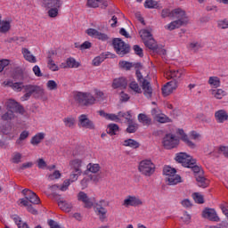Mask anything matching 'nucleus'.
<instances>
[{
  "label": "nucleus",
  "mask_w": 228,
  "mask_h": 228,
  "mask_svg": "<svg viewBox=\"0 0 228 228\" xmlns=\"http://www.w3.org/2000/svg\"><path fill=\"white\" fill-rule=\"evenodd\" d=\"M45 94V91L44 90V88H42L38 86H36V89L34 92V95L36 97H44Z\"/></svg>",
  "instance_id": "13d9d810"
},
{
  "label": "nucleus",
  "mask_w": 228,
  "mask_h": 228,
  "mask_svg": "<svg viewBox=\"0 0 228 228\" xmlns=\"http://www.w3.org/2000/svg\"><path fill=\"white\" fill-rule=\"evenodd\" d=\"M122 206H124V208H138L143 206V201L140 199V196L127 195L124 199Z\"/></svg>",
  "instance_id": "0eeeda50"
},
{
  "label": "nucleus",
  "mask_w": 228,
  "mask_h": 228,
  "mask_svg": "<svg viewBox=\"0 0 228 228\" xmlns=\"http://www.w3.org/2000/svg\"><path fill=\"white\" fill-rule=\"evenodd\" d=\"M181 222H183L186 225L191 222V216L188 212H183V216L180 217Z\"/></svg>",
  "instance_id": "864d4df0"
},
{
  "label": "nucleus",
  "mask_w": 228,
  "mask_h": 228,
  "mask_svg": "<svg viewBox=\"0 0 228 228\" xmlns=\"http://www.w3.org/2000/svg\"><path fill=\"white\" fill-rule=\"evenodd\" d=\"M177 89V81L176 80H172L170 82H167V85H165L162 87V94L165 97L167 95H170L174 92V90Z\"/></svg>",
  "instance_id": "f3484780"
},
{
  "label": "nucleus",
  "mask_w": 228,
  "mask_h": 228,
  "mask_svg": "<svg viewBox=\"0 0 228 228\" xmlns=\"http://www.w3.org/2000/svg\"><path fill=\"white\" fill-rule=\"evenodd\" d=\"M192 199L197 204H204V196L200 192H194L192 194Z\"/></svg>",
  "instance_id": "603ef678"
},
{
  "label": "nucleus",
  "mask_w": 228,
  "mask_h": 228,
  "mask_svg": "<svg viewBox=\"0 0 228 228\" xmlns=\"http://www.w3.org/2000/svg\"><path fill=\"white\" fill-rule=\"evenodd\" d=\"M137 129H138V124L132 121V123H128L126 132L127 133H136Z\"/></svg>",
  "instance_id": "6e6d98bb"
},
{
  "label": "nucleus",
  "mask_w": 228,
  "mask_h": 228,
  "mask_svg": "<svg viewBox=\"0 0 228 228\" xmlns=\"http://www.w3.org/2000/svg\"><path fill=\"white\" fill-rule=\"evenodd\" d=\"M79 175H81V173L76 172L75 170H73L69 180L71 183H76V181H77V179H79Z\"/></svg>",
  "instance_id": "0e129e2a"
},
{
  "label": "nucleus",
  "mask_w": 228,
  "mask_h": 228,
  "mask_svg": "<svg viewBox=\"0 0 228 228\" xmlns=\"http://www.w3.org/2000/svg\"><path fill=\"white\" fill-rule=\"evenodd\" d=\"M194 159H193V157L184 152L177 153L175 157V161L181 163L185 168H188L191 161H193Z\"/></svg>",
  "instance_id": "f8f14e48"
},
{
  "label": "nucleus",
  "mask_w": 228,
  "mask_h": 228,
  "mask_svg": "<svg viewBox=\"0 0 228 228\" xmlns=\"http://www.w3.org/2000/svg\"><path fill=\"white\" fill-rule=\"evenodd\" d=\"M118 117L125 118L127 124H133V116L131 115V110L127 112H118Z\"/></svg>",
  "instance_id": "37998d69"
},
{
  "label": "nucleus",
  "mask_w": 228,
  "mask_h": 228,
  "mask_svg": "<svg viewBox=\"0 0 228 228\" xmlns=\"http://www.w3.org/2000/svg\"><path fill=\"white\" fill-rule=\"evenodd\" d=\"M208 85L211 88H218L220 86V78L218 77H209Z\"/></svg>",
  "instance_id": "ea45409f"
},
{
  "label": "nucleus",
  "mask_w": 228,
  "mask_h": 228,
  "mask_svg": "<svg viewBox=\"0 0 228 228\" xmlns=\"http://www.w3.org/2000/svg\"><path fill=\"white\" fill-rule=\"evenodd\" d=\"M45 138V134L44 132H40L36 134L30 140L31 145H39L42 143V141Z\"/></svg>",
  "instance_id": "c756f323"
},
{
  "label": "nucleus",
  "mask_w": 228,
  "mask_h": 228,
  "mask_svg": "<svg viewBox=\"0 0 228 228\" xmlns=\"http://www.w3.org/2000/svg\"><path fill=\"white\" fill-rule=\"evenodd\" d=\"M94 96L90 92H77L74 95L75 101L82 106H94L96 102H104L107 96L104 92L99 89H94Z\"/></svg>",
  "instance_id": "f257e3e1"
},
{
  "label": "nucleus",
  "mask_w": 228,
  "mask_h": 228,
  "mask_svg": "<svg viewBox=\"0 0 228 228\" xmlns=\"http://www.w3.org/2000/svg\"><path fill=\"white\" fill-rule=\"evenodd\" d=\"M184 75V71L182 69H170L166 73V77H168L169 79H181L183 76Z\"/></svg>",
  "instance_id": "412c9836"
},
{
  "label": "nucleus",
  "mask_w": 228,
  "mask_h": 228,
  "mask_svg": "<svg viewBox=\"0 0 228 228\" xmlns=\"http://www.w3.org/2000/svg\"><path fill=\"white\" fill-rule=\"evenodd\" d=\"M21 193L24 195L25 199L30 202V204H40V198L31 190L24 189Z\"/></svg>",
  "instance_id": "4468645a"
},
{
  "label": "nucleus",
  "mask_w": 228,
  "mask_h": 228,
  "mask_svg": "<svg viewBox=\"0 0 228 228\" xmlns=\"http://www.w3.org/2000/svg\"><path fill=\"white\" fill-rule=\"evenodd\" d=\"M86 33L91 38H96L97 40H101L102 42H108V40H110V37H108L106 33H102L96 28H87L86 30Z\"/></svg>",
  "instance_id": "1a4fd4ad"
},
{
  "label": "nucleus",
  "mask_w": 228,
  "mask_h": 228,
  "mask_svg": "<svg viewBox=\"0 0 228 228\" xmlns=\"http://www.w3.org/2000/svg\"><path fill=\"white\" fill-rule=\"evenodd\" d=\"M23 88H24V90L27 91L28 94H29L30 95H33V94H35L37 86L27 85V86H24Z\"/></svg>",
  "instance_id": "338daca9"
},
{
  "label": "nucleus",
  "mask_w": 228,
  "mask_h": 228,
  "mask_svg": "<svg viewBox=\"0 0 228 228\" xmlns=\"http://www.w3.org/2000/svg\"><path fill=\"white\" fill-rule=\"evenodd\" d=\"M108 206H110V201L105 200H101L94 204V212L96 213L97 216H99L100 220H102V222L106 220V214L108 213V209L105 208H108Z\"/></svg>",
  "instance_id": "39448f33"
},
{
  "label": "nucleus",
  "mask_w": 228,
  "mask_h": 228,
  "mask_svg": "<svg viewBox=\"0 0 228 228\" xmlns=\"http://www.w3.org/2000/svg\"><path fill=\"white\" fill-rule=\"evenodd\" d=\"M32 72L34 73L36 77H42V76H43L42 69H40V67L38 65H35L32 68Z\"/></svg>",
  "instance_id": "e2e57ef3"
},
{
  "label": "nucleus",
  "mask_w": 228,
  "mask_h": 228,
  "mask_svg": "<svg viewBox=\"0 0 228 228\" xmlns=\"http://www.w3.org/2000/svg\"><path fill=\"white\" fill-rule=\"evenodd\" d=\"M46 88L48 90H57L58 89V84L54 80H48L46 83Z\"/></svg>",
  "instance_id": "bf43d9fd"
},
{
  "label": "nucleus",
  "mask_w": 228,
  "mask_h": 228,
  "mask_svg": "<svg viewBox=\"0 0 228 228\" xmlns=\"http://www.w3.org/2000/svg\"><path fill=\"white\" fill-rule=\"evenodd\" d=\"M60 8L61 7H58V6L50 7L47 12L48 17H50L51 19H56V17H58V14L60 13Z\"/></svg>",
  "instance_id": "58836bf2"
},
{
  "label": "nucleus",
  "mask_w": 228,
  "mask_h": 228,
  "mask_svg": "<svg viewBox=\"0 0 228 228\" xmlns=\"http://www.w3.org/2000/svg\"><path fill=\"white\" fill-rule=\"evenodd\" d=\"M42 4L44 8H53V6H57L58 8H61L63 6L62 0H43Z\"/></svg>",
  "instance_id": "5701e85b"
},
{
  "label": "nucleus",
  "mask_w": 228,
  "mask_h": 228,
  "mask_svg": "<svg viewBox=\"0 0 228 228\" xmlns=\"http://www.w3.org/2000/svg\"><path fill=\"white\" fill-rule=\"evenodd\" d=\"M215 118L217 124H224V122L228 120V113L225 110H219L215 112Z\"/></svg>",
  "instance_id": "6ab92c4d"
},
{
  "label": "nucleus",
  "mask_w": 228,
  "mask_h": 228,
  "mask_svg": "<svg viewBox=\"0 0 228 228\" xmlns=\"http://www.w3.org/2000/svg\"><path fill=\"white\" fill-rule=\"evenodd\" d=\"M211 95L215 97V99H222L225 97L226 93L223 89H212L210 90Z\"/></svg>",
  "instance_id": "e433bc0d"
},
{
  "label": "nucleus",
  "mask_w": 228,
  "mask_h": 228,
  "mask_svg": "<svg viewBox=\"0 0 228 228\" xmlns=\"http://www.w3.org/2000/svg\"><path fill=\"white\" fill-rule=\"evenodd\" d=\"M70 183H72L69 179L68 180H65L62 183V185L60 187V186H55L53 185V188L54 187H57L59 188V190H61V191H67V190H69V186H70Z\"/></svg>",
  "instance_id": "5fc2aeb1"
},
{
  "label": "nucleus",
  "mask_w": 228,
  "mask_h": 228,
  "mask_svg": "<svg viewBox=\"0 0 228 228\" xmlns=\"http://www.w3.org/2000/svg\"><path fill=\"white\" fill-rule=\"evenodd\" d=\"M139 34L144 45L148 47V49H151V51L158 49V44L156 40H154V37H152V29L143 28L139 31Z\"/></svg>",
  "instance_id": "20e7f679"
},
{
  "label": "nucleus",
  "mask_w": 228,
  "mask_h": 228,
  "mask_svg": "<svg viewBox=\"0 0 228 228\" xmlns=\"http://www.w3.org/2000/svg\"><path fill=\"white\" fill-rule=\"evenodd\" d=\"M204 45L199 41H192L188 45V50L192 51L193 53H197V51L202 49Z\"/></svg>",
  "instance_id": "473e14b6"
},
{
  "label": "nucleus",
  "mask_w": 228,
  "mask_h": 228,
  "mask_svg": "<svg viewBox=\"0 0 228 228\" xmlns=\"http://www.w3.org/2000/svg\"><path fill=\"white\" fill-rule=\"evenodd\" d=\"M112 45L119 56H126L129 53V45L126 44L120 38H115L112 41Z\"/></svg>",
  "instance_id": "423d86ee"
},
{
  "label": "nucleus",
  "mask_w": 228,
  "mask_h": 228,
  "mask_svg": "<svg viewBox=\"0 0 228 228\" xmlns=\"http://www.w3.org/2000/svg\"><path fill=\"white\" fill-rule=\"evenodd\" d=\"M217 26L220 29H227L228 20H221L217 22Z\"/></svg>",
  "instance_id": "774afa93"
},
{
  "label": "nucleus",
  "mask_w": 228,
  "mask_h": 228,
  "mask_svg": "<svg viewBox=\"0 0 228 228\" xmlns=\"http://www.w3.org/2000/svg\"><path fill=\"white\" fill-rule=\"evenodd\" d=\"M63 122L66 127H74L76 124V118H74V117H67L63 118Z\"/></svg>",
  "instance_id": "de8ad7c7"
},
{
  "label": "nucleus",
  "mask_w": 228,
  "mask_h": 228,
  "mask_svg": "<svg viewBox=\"0 0 228 228\" xmlns=\"http://www.w3.org/2000/svg\"><path fill=\"white\" fill-rule=\"evenodd\" d=\"M13 118H15V114L12 110H8L2 115V120H4L5 122H10L11 120H13Z\"/></svg>",
  "instance_id": "a18cd8bd"
},
{
  "label": "nucleus",
  "mask_w": 228,
  "mask_h": 228,
  "mask_svg": "<svg viewBox=\"0 0 228 228\" xmlns=\"http://www.w3.org/2000/svg\"><path fill=\"white\" fill-rule=\"evenodd\" d=\"M66 61L68 63V69H79L81 67V62L76 61L74 57L66 59Z\"/></svg>",
  "instance_id": "c9c22d12"
},
{
  "label": "nucleus",
  "mask_w": 228,
  "mask_h": 228,
  "mask_svg": "<svg viewBox=\"0 0 228 228\" xmlns=\"http://www.w3.org/2000/svg\"><path fill=\"white\" fill-rule=\"evenodd\" d=\"M162 143L165 149H175L179 145V138L174 134H167L163 138Z\"/></svg>",
  "instance_id": "6e6552de"
},
{
  "label": "nucleus",
  "mask_w": 228,
  "mask_h": 228,
  "mask_svg": "<svg viewBox=\"0 0 228 228\" xmlns=\"http://www.w3.org/2000/svg\"><path fill=\"white\" fill-rule=\"evenodd\" d=\"M127 80L124 77L115 78L112 83V88H126Z\"/></svg>",
  "instance_id": "cd10ccee"
},
{
  "label": "nucleus",
  "mask_w": 228,
  "mask_h": 228,
  "mask_svg": "<svg viewBox=\"0 0 228 228\" xmlns=\"http://www.w3.org/2000/svg\"><path fill=\"white\" fill-rule=\"evenodd\" d=\"M160 17L162 19H167V17H171L172 19V11H170V9L168 8L162 9V11L160 12Z\"/></svg>",
  "instance_id": "052dcab7"
},
{
  "label": "nucleus",
  "mask_w": 228,
  "mask_h": 228,
  "mask_svg": "<svg viewBox=\"0 0 228 228\" xmlns=\"http://www.w3.org/2000/svg\"><path fill=\"white\" fill-rule=\"evenodd\" d=\"M138 170L144 177H151L154 175V172H156V164H154L151 159H143L139 163Z\"/></svg>",
  "instance_id": "7ed1b4c3"
},
{
  "label": "nucleus",
  "mask_w": 228,
  "mask_h": 228,
  "mask_svg": "<svg viewBox=\"0 0 228 228\" xmlns=\"http://www.w3.org/2000/svg\"><path fill=\"white\" fill-rule=\"evenodd\" d=\"M172 19H176L165 26V29L167 31H174V29H179L182 26H186L190 22V18L183 8H175L172 10Z\"/></svg>",
  "instance_id": "f03ea898"
},
{
  "label": "nucleus",
  "mask_w": 228,
  "mask_h": 228,
  "mask_svg": "<svg viewBox=\"0 0 228 228\" xmlns=\"http://www.w3.org/2000/svg\"><path fill=\"white\" fill-rule=\"evenodd\" d=\"M190 166L187 168H191L194 174H199L200 172V167L197 166V160L194 159L191 160V163L189 164Z\"/></svg>",
  "instance_id": "3c124183"
},
{
  "label": "nucleus",
  "mask_w": 228,
  "mask_h": 228,
  "mask_svg": "<svg viewBox=\"0 0 228 228\" xmlns=\"http://www.w3.org/2000/svg\"><path fill=\"white\" fill-rule=\"evenodd\" d=\"M87 172H91V174H97L99 170H101V166L99 164H94V163H89L86 166Z\"/></svg>",
  "instance_id": "a19ab883"
},
{
  "label": "nucleus",
  "mask_w": 228,
  "mask_h": 228,
  "mask_svg": "<svg viewBox=\"0 0 228 228\" xmlns=\"http://www.w3.org/2000/svg\"><path fill=\"white\" fill-rule=\"evenodd\" d=\"M124 147H130V149H138L140 147V142L134 139H126L122 142Z\"/></svg>",
  "instance_id": "72a5a7b5"
},
{
  "label": "nucleus",
  "mask_w": 228,
  "mask_h": 228,
  "mask_svg": "<svg viewBox=\"0 0 228 228\" xmlns=\"http://www.w3.org/2000/svg\"><path fill=\"white\" fill-rule=\"evenodd\" d=\"M57 54L56 51L51 50L47 55V67L52 72H58L60 70V66L54 61V56Z\"/></svg>",
  "instance_id": "9b49d317"
},
{
  "label": "nucleus",
  "mask_w": 228,
  "mask_h": 228,
  "mask_svg": "<svg viewBox=\"0 0 228 228\" xmlns=\"http://www.w3.org/2000/svg\"><path fill=\"white\" fill-rule=\"evenodd\" d=\"M177 171L174 167H170L169 166L164 167L163 174L166 175V177H171V175H174V174H176Z\"/></svg>",
  "instance_id": "c03bdc74"
},
{
  "label": "nucleus",
  "mask_w": 228,
  "mask_h": 228,
  "mask_svg": "<svg viewBox=\"0 0 228 228\" xmlns=\"http://www.w3.org/2000/svg\"><path fill=\"white\" fill-rule=\"evenodd\" d=\"M156 122H159V124H170V122H172V119L164 113H162L160 114V116H159Z\"/></svg>",
  "instance_id": "09e8293b"
},
{
  "label": "nucleus",
  "mask_w": 228,
  "mask_h": 228,
  "mask_svg": "<svg viewBox=\"0 0 228 228\" xmlns=\"http://www.w3.org/2000/svg\"><path fill=\"white\" fill-rule=\"evenodd\" d=\"M11 161L12 163H15L16 165H18V163H20V161H22V154L18 151L13 152Z\"/></svg>",
  "instance_id": "49530a36"
},
{
  "label": "nucleus",
  "mask_w": 228,
  "mask_h": 228,
  "mask_svg": "<svg viewBox=\"0 0 228 228\" xmlns=\"http://www.w3.org/2000/svg\"><path fill=\"white\" fill-rule=\"evenodd\" d=\"M166 183H167L169 186H175V184H179V183H181V176L175 173L173 175L166 177Z\"/></svg>",
  "instance_id": "7c9ffc66"
},
{
  "label": "nucleus",
  "mask_w": 228,
  "mask_h": 228,
  "mask_svg": "<svg viewBox=\"0 0 228 228\" xmlns=\"http://www.w3.org/2000/svg\"><path fill=\"white\" fill-rule=\"evenodd\" d=\"M69 165L75 172H78V174H83V170L81 167H83V160L79 159H75L69 162Z\"/></svg>",
  "instance_id": "bb28decb"
},
{
  "label": "nucleus",
  "mask_w": 228,
  "mask_h": 228,
  "mask_svg": "<svg viewBox=\"0 0 228 228\" xmlns=\"http://www.w3.org/2000/svg\"><path fill=\"white\" fill-rule=\"evenodd\" d=\"M138 120L142 126H151L152 119L146 114L140 113L138 115Z\"/></svg>",
  "instance_id": "f704fd0d"
},
{
  "label": "nucleus",
  "mask_w": 228,
  "mask_h": 228,
  "mask_svg": "<svg viewBox=\"0 0 228 228\" xmlns=\"http://www.w3.org/2000/svg\"><path fill=\"white\" fill-rule=\"evenodd\" d=\"M4 86H10L14 92H22V89L24 88V84L22 82L13 83V81L12 80H5L4 82Z\"/></svg>",
  "instance_id": "a211bd4d"
},
{
  "label": "nucleus",
  "mask_w": 228,
  "mask_h": 228,
  "mask_svg": "<svg viewBox=\"0 0 228 228\" xmlns=\"http://www.w3.org/2000/svg\"><path fill=\"white\" fill-rule=\"evenodd\" d=\"M58 206L61 211H65V213H70L72 210V203L65 200L58 201Z\"/></svg>",
  "instance_id": "2f4dec72"
},
{
  "label": "nucleus",
  "mask_w": 228,
  "mask_h": 228,
  "mask_svg": "<svg viewBox=\"0 0 228 228\" xmlns=\"http://www.w3.org/2000/svg\"><path fill=\"white\" fill-rule=\"evenodd\" d=\"M142 88L143 91V95L147 97V99L152 98V86H151V82L143 79L142 82Z\"/></svg>",
  "instance_id": "aec40b11"
},
{
  "label": "nucleus",
  "mask_w": 228,
  "mask_h": 228,
  "mask_svg": "<svg viewBox=\"0 0 228 228\" xmlns=\"http://www.w3.org/2000/svg\"><path fill=\"white\" fill-rule=\"evenodd\" d=\"M196 181L200 188H208V185L209 184V181L204 178V176H197Z\"/></svg>",
  "instance_id": "79ce46f5"
},
{
  "label": "nucleus",
  "mask_w": 228,
  "mask_h": 228,
  "mask_svg": "<svg viewBox=\"0 0 228 228\" xmlns=\"http://www.w3.org/2000/svg\"><path fill=\"white\" fill-rule=\"evenodd\" d=\"M9 65H10V60L8 59L0 60V72H3V70H4V68L8 67Z\"/></svg>",
  "instance_id": "69168bd1"
},
{
  "label": "nucleus",
  "mask_w": 228,
  "mask_h": 228,
  "mask_svg": "<svg viewBox=\"0 0 228 228\" xmlns=\"http://www.w3.org/2000/svg\"><path fill=\"white\" fill-rule=\"evenodd\" d=\"M77 197L79 202H83L85 208H94V201H92V199L88 197V194H86V192L80 191L78 192Z\"/></svg>",
  "instance_id": "2eb2a0df"
},
{
  "label": "nucleus",
  "mask_w": 228,
  "mask_h": 228,
  "mask_svg": "<svg viewBox=\"0 0 228 228\" xmlns=\"http://www.w3.org/2000/svg\"><path fill=\"white\" fill-rule=\"evenodd\" d=\"M119 131V128L117 124H110L107 127V133L110 136H115Z\"/></svg>",
  "instance_id": "4c0bfd02"
},
{
  "label": "nucleus",
  "mask_w": 228,
  "mask_h": 228,
  "mask_svg": "<svg viewBox=\"0 0 228 228\" xmlns=\"http://www.w3.org/2000/svg\"><path fill=\"white\" fill-rule=\"evenodd\" d=\"M178 134L181 135V140L183 141L184 143L188 145L191 149H195V144L193 142L190 141V137H188L187 134H184V130L178 129L177 131Z\"/></svg>",
  "instance_id": "c85d7f7f"
},
{
  "label": "nucleus",
  "mask_w": 228,
  "mask_h": 228,
  "mask_svg": "<svg viewBox=\"0 0 228 228\" xmlns=\"http://www.w3.org/2000/svg\"><path fill=\"white\" fill-rule=\"evenodd\" d=\"M6 110L9 111H15V113H20L24 115V107H22L19 102L15 100H8L5 103Z\"/></svg>",
  "instance_id": "ddd939ff"
},
{
  "label": "nucleus",
  "mask_w": 228,
  "mask_h": 228,
  "mask_svg": "<svg viewBox=\"0 0 228 228\" xmlns=\"http://www.w3.org/2000/svg\"><path fill=\"white\" fill-rule=\"evenodd\" d=\"M88 8H99V6H102V8L108 7V1L106 0H87L86 3Z\"/></svg>",
  "instance_id": "4be33fe9"
},
{
  "label": "nucleus",
  "mask_w": 228,
  "mask_h": 228,
  "mask_svg": "<svg viewBox=\"0 0 228 228\" xmlns=\"http://www.w3.org/2000/svg\"><path fill=\"white\" fill-rule=\"evenodd\" d=\"M144 8L148 10H161V8H163V5H161V4H159V2L156 0H145Z\"/></svg>",
  "instance_id": "393cba45"
},
{
  "label": "nucleus",
  "mask_w": 228,
  "mask_h": 228,
  "mask_svg": "<svg viewBox=\"0 0 228 228\" xmlns=\"http://www.w3.org/2000/svg\"><path fill=\"white\" fill-rule=\"evenodd\" d=\"M78 127L94 130L95 129V124H94V121L88 118L86 114H82L78 117Z\"/></svg>",
  "instance_id": "9d476101"
},
{
  "label": "nucleus",
  "mask_w": 228,
  "mask_h": 228,
  "mask_svg": "<svg viewBox=\"0 0 228 228\" xmlns=\"http://www.w3.org/2000/svg\"><path fill=\"white\" fill-rule=\"evenodd\" d=\"M100 117H103L106 120H111L112 122H120V116L118 114L106 113L104 110L98 111Z\"/></svg>",
  "instance_id": "a878e982"
},
{
  "label": "nucleus",
  "mask_w": 228,
  "mask_h": 228,
  "mask_svg": "<svg viewBox=\"0 0 228 228\" xmlns=\"http://www.w3.org/2000/svg\"><path fill=\"white\" fill-rule=\"evenodd\" d=\"M21 53L23 54L24 60L28 61V63H37V57L31 53V51L28 48H22Z\"/></svg>",
  "instance_id": "b1692460"
},
{
  "label": "nucleus",
  "mask_w": 228,
  "mask_h": 228,
  "mask_svg": "<svg viewBox=\"0 0 228 228\" xmlns=\"http://www.w3.org/2000/svg\"><path fill=\"white\" fill-rule=\"evenodd\" d=\"M102 61H104V55H99L93 60V65L94 67H99Z\"/></svg>",
  "instance_id": "680f3d73"
},
{
  "label": "nucleus",
  "mask_w": 228,
  "mask_h": 228,
  "mask_svg": "<svg viewBox=\"0 0 228 228\" xmlns=\"http://www.w3.org/2000/svg\"><path fill=\"white\" fill-rule=\"evenodd\" d=\"M203 218H208V220H211L212 222H220V217L216 215V211L213 208H206L202 213Z\"/></svg>",
  "instance_id": "dca6fc26"
},
{
  "label": "nucleus",
  "mask_w": 228,
  "mask_h": 228,
  "mask_svg": "<svg viewBox=\"0 0 228 228\" xmlns=\"http://www.w3.org/2000/svg\"><path fill=\"white\" fill-rule=\"evenodd\" d=\"M129 88L132 89L135 94H142V87H140L136 81H132L129 84Z\"/></svg>",
  "instance_id": "8fccbe9b"
},
{
  "label": "nucleus",
  "mask_w": 228,
  "mask_h": 228,
  "mask_svg": "<svg viewBox=\"0 0 228 228\" xmlns=\"http://www.w3.org/2000/svg\"><path fill=\"white\" fill-rule=\"evenodd\" d=\"M163 113V111H161V110L159 109H152L151 110V117L153 118V120H157L160 116L161 114Z\"/></svg>",
  "instance_id": "4d7b16f0"
}]
</instances>
